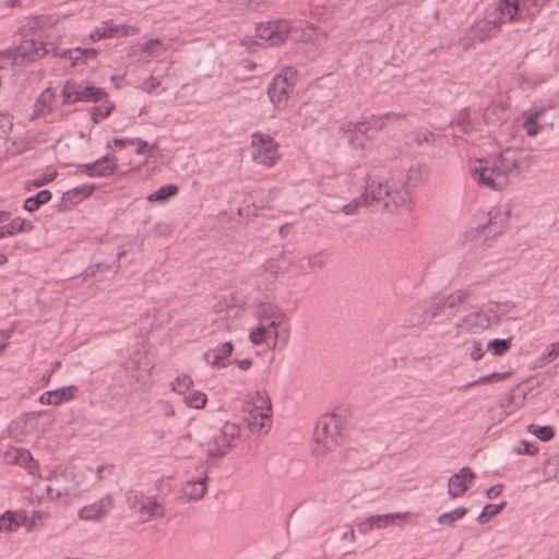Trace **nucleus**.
<instances>
[{"instance_id":"obj_1","label":"nucleus","mask_w":559,"mask_h":559,"mask_svg":"<svg viewBox=\"0 0 559 559\" xmlns=\"http://www.w3.org/2000/svg\"><path fill=\"white\" fill-rule=\"evenodd\" d=\"M240 437L237 424L224 421L221 425L207 427L202 437L201 447L205 449L211 459H221L236 447Z\"/></svg>"},{"instance_id":"obj_2","label":"nucleus","mask_w":559,"mask_h":559,"mask_svg":"<svg viewBox=\"0 0 559 559\" xmlns=\"http://www.w3.org/2000/svg\"><path fill=\"white\" fill-rule=\"evenodd\" d=\"M342 418L335 414H325L319 418L313 431L312 452L317 456L334 450L342 440Z\"/></svg>"},{"instance_id":"obj_3","label":"nucleus","mask_w":559,"mask_h":559,"mask_svg":"<svg viewBox=\"0 0 559 559\" xmlns=\"http://www.w3.org/2000/svg\"><path fill=\"white\" fill-rule=\"evenodd\" d=\"M63 103H96L108 97V93L86 81L68 80L61 91Z\"/></svg>"},{"instance_id":"obj_4","label":"nucleus","mask_w":559,"mask_h":559,"mask_svg":"<svg viewBox=\"0 0 559 559\" xmlns=\"http://www.w3.org/2000/svg\"><path fill=\"white\" fill-rule=\"evenodd\" d=\"M500 169L497 163L489 159H477L471 166V175L480 186L501 191L508 187L509 182L498 185V175Z\"/></svg>"},{"instance_id":"obj_5","label":"nucleus","mask_w":559,"mask_h":559,"mask_svg":"<svg viewBox=\"0 0 559 559\" xmlns=\"http://www.w3.org/2000/svg\"><path fill=\"white\" fill-rule=\"evenodd\" d=\"M252 146L254 152L252 158L255 163L264 165L266 167L274 166L275 162L280 158L277 152V143L269 134L255 132L252 135Z\"/></svg>"},{"instance_id":"obj_6","label":"nucleus","mask_w":559,"mask_h":559,"mask_svg":"<svg viewBox=\"0 0 559 559\" xmlns=\"http://www.w3.org/2000/svg\"><path fill=\"white\" fill-rule=\"evenodd\" d=\"M550 0H500L498 10L509 22L520 20V14L533 16Z\"/></svg>"},{"instance_id":"obj_7","label":"nucleus","mask_w":559,"mask_h":559,"mask_svg":"<svg viewBox=\"0 0 559 559\" xmlns=\"http://www.w3.org/2000/svg\"><path fill=\"white\" fill-rule=\"evenodd\" d=\"M290 26L286 20H277L257 25V37L262 40L261 45L278 46L288 37Z\"/></svg>"},{"instance_id":"obj_8","label":"nucleus","mask_w":559,"mask_h":559,"mask_svg":"<svg viewBox=\"0 0 559 559\" xmlns=\"http://www.w3.org/2000/svg\"><path fill=\"white\" fill-rule=\"evenodd\" d=\"M49 49L40 40H24L14 49V61L21 63H32L45 57Z\"/></svg>"},{"instance_id":"obj_9","label":"nucleus","mask_w":559,"mask_h":559,"mask_svg":"<svg viewBox=\"0 0 559 559\" xmlns=\"http://www.w3.org/2000/svg\"><path fill=\"white\" fill-rule=\"evenodd\" d=\"M509 22L497 9V14L492 19H485L475 22L472 27V35L474 39L484 41L490 37H493L500 32L501 24Z\"/></svg>"},{"instance_id":"obj_10","label":"nucleus","mask_w":559,"mask_h":559,"mask_svg":"<svg viewBox=\"0 0 559 559\" xmlns=\"http://www.w3.org/2000/svg\"><path fill=\"white\" fill-rule=\"evenodd\" d=\"M495 162L500 169V174L498 175V185H502V182H509L510 175L512 173L519 174L521 160L516 151L512 148H506L499 154Z\"/></svg>"},{"instance_id":"obj_11","label":"nucleus","mask_w":559,"mask_h":559,"mask_svg":"<svg viewBox=\"0 0 559 559\" xmlns=\"http://www.w3.org/2000/svg\"><path fill=\"white\" fill-rule=\"evenodd\" d=\"M389 191L390 185L388 181L383 183L382 181L368 176L366 178L365 192L360 195V200H362L366 205L381 202L384 207V198H386Z\"/></svg>"},{"instance_id":"obj_12","label":"nucleus","mask_w":559,"mask_h":559,"mask_svg":"<svg viewBox=\"0 0 559 559\" xmlns=\"http://www.w3.org/2000/svg\"><path fill=\"white\" fill-rule=\"evenodd\" d=\"M293 88L284 79L273 78L271 84L267 87V96L275 108H286L289 99V94Z\"/></svg>"},{"instance_id":"obj_13","label":"nucleus","mask_w":559,"mask_h":559,"mask_svg":"<svg viewBox=\"0 0 559 559\" xmlns=\"http://www.w3.org/2000/svg\"><path fill=\"white\" fill-rule=\"evenodd\" d=\"M476 475L469 467H462L450 477L448 492L452 498L461 497L468 489Z\"/></svg>"},{"instance_id":"obj_14","label":"nucleus","mask_w":559,"mask_h":559,"mask_svg":"<svg viewBox=\"0 0 559 559\" xmlns=\"http://www.w3.org/2000/svg\"><path fill=\"white\" fill-rule=\"evenodd\" d=\"M245 413H257L261 420H271L272 404L269 395L265 392L257 391L252 397V402H249L243 407Z\"/></svg>"},{"instance_id":"obj_15","label":"nucleus","mask_w":559,"mask_h":559,"mask_svg":"<svg viewBox=\"0 0 559 559\" xmlns=\"http://www.w3.org/2000/svg\"><path fill=\"white\" fill-rule=\"evenodd\" d=\"M111 508L112 499L110 496H106L95 503L83 507L79 511V516L81 520L85 521H99L109 512Z\"/></svg>"},{"instance_id":"obj_16","label":"nucleus","mask_w":559,"mask_h":559,"mask_svg":"<svg viewBox=\"0 0 559 559\" xmlns=\"http://www.w3.org/2000/svg\"><path fill=\"white\" fill-rule=\"evenodd\" d=\"M408 515V512L371 515L358 524V531L367 534L374 527H385L389 524H393L396 519H406Z\"/></svg>"},{"instance_id":"obj_17","label":"nucleus","mask_w":559,"mask_h":559,"mask_svg":"<svg viewBox=\"0 0 559 559\" xmlns=\"http://www.w3.org/2000/svg\"><path fill=\"white\" fill-rule=\"evenodd\" d=\"M409 202L411 199L407 190L390 186V191L388 192L386 198H384L383 209L390 212H396L402 209L407 210Z\"/></svg>"},{"instance_id":"obj_18","label":"nucleus","mask_w":559,"mask_h":559,"mask_svg":"<svg viewBox=\"0 0 559 559\" xmlns=\"http://www.w3.org/2000/svg\"><path fill=\"white\" fill-rule=\"evenodd\" d=\"M457 326L465 332L478 333L490 326V317L484 312H472L465 316Z\"/></svg>"},{"instance_id":"obj_19","label":"nucleus","mask_w":559,"mask_h":559,"mask_svg":"<svg viewBox=\"0 0 559 559\" xmlns=\"http://www.w3.org/2000/svg\"><path fill=\"white\" fill-rule=\"evenodd\" d=\"M70 476L69 472H53L49 478V485L47 486V492L52 497L53 492L59 498L62 495H71L74 490V487L68 484H64Z\"/></svg>"},{"instance_id":"obj_20","label":"nucleus","mask_w":559,"mask_h":559,"mask_svg":"<svg viewBox=\"0 0 559 559\" xmlns=\"http://www.w3.org/2000/svg\"><path fill=\"white\" fill-rule=\"evenodd\" d=\"M138 513L140 514L142 521L146 522L153 518H164L165 509L156 497H146V499L140 506Z\"/></svg>"},{"instance_id":"obj_21","label":"nucleus","mask_w":559,"mask_h":559,"mask_svg":"<svg viewBox=\"0 0 559 559\" xmlns=\"http://www.w3.org/2000/svg\"><path fill=\"white\" fill-rule=\"evenodd\" d=\"M429 322L428 312H426L425 304H416L407 310L404 323L408 328L419 326Z\"/></svg>"},{"instance_id":"obj_22","label":"nucleus","mask_w":559,"mask_h":559,"mask_svg":"<svg viewBox=\"0 0 559 559\" xmlns=\"http://www.w3.org/2000/svg\"><path fill=\"white\" fill-rule=\"evenodd\" d=\"M129 35V26L127 25H112L108 22H104L100 28H97L94 33L91 34V38L93 40L107 38V37H118V36H128Z\"/></svg>"},{"instance_id":"obj_23","label":"nucleus","mask_w":559,"mask_h":559,"mask_svg":"<svg viewBox=\"0 0 559 559\" xmlns=\"http://www.w3.org/2000/svg\"><path fill=\"white\" fill-rule=\"evenodd\" d=\"M270 317L271 321L266 322L267 332H265V342L271 338L273 341V347H275L278 337H281V332L278 331V328L282 326V322L285 319V314L281 310H272Z\"/></svg>"},{"instance_id":"obj_24","label":"nucleus","mask_w":559,"mask_h":559,"mask_svg":"<svg viewBox=\"0 0 559 559\" xmlns=\"http://www.w3.org/2000/svg\"><path fill=\"white\" fill-rule=\"evenodd\" d=\"M26 520L24 512L12 513L7 511L5 514L0 516V531L13 532L20 527Z\"/></svg>"},{"instance_id":"obj_25","label":"nucleus","mask_w":559,"mask_h":559,"mask_svg":"<svg viewBox=\"0 0 559 559\" xmlns=\"http://www.w3.org/2000/svg\"><path fill=\"white\" fill-rule=\"evenodd\" d=\"M472 296L471 290L468 289H457L453 293L449 294L445 297H441L445 310L452 311L453 309L457 308L460 305L465 302L469 297Z\"/></svg>"},{"instance_id":"obj_26","label":"nucleus","mask_w":559,"mask_h":559,"mask_svg":"<svg viewBox=\"0 0 559 559\" xmlns=\"http://www.w3.org/2000/svg\"><path fill=\"white\" fill-rule=\"evenodd\" d=\"M95 165V177H108L114 175L118 170V165L109 157V155L103 156L94 162Z\"/></svg>"},{"instance_id":"obj_27","label":"nucleus","mask_w":559,"mask_h":559,"mask_svg":"<svg viewBox=\"0 0 559 559\" xmlns=\"http://www.w3.org/2000/svg\"><path fill=\"white\" fill-rule=\"evenodd\" d=\"M384 127H385V123H384L382 115H380V116L372 115L367 120L359 121V122L353 124V128H354L353 131L364 134L371 129L380 131Z\"/></svg>"},{"instance_id":"obj_28","label":"nucleus","mask_w":559,"mask_h":559,"mask_svg":"<svg viewBox=\"0 0 559 559\" xmlns=\"http://www.w3.org/2000/svg\"><path fill=\"white\" fill-rule=\"evenodd\" d=\"M98 55V50L94 48H75L73 50H66L60 56L66 58L68 57L73 62L72 64H76L80 60L83 62L90 59H95Z\"/></svg>"},{"instance_id":"obj_29","label":"nucleus","mask_w":559,"mask_h":559,"mask_svg":"<svg viewBox=\"0 0 559 559\" xmlns=\"http://www.w3.org/2000/svg\"><path fill=\"white\" fill-rule=\"evenodd\" d=\"M32 229L33 225L29 222L16 217L0 228V238L5 237L7 235H13L17 231H29Z\"/></svg>"},{"instance_id":"obj_30","label":"nucleus","mask_w":559,"mask_h":559,"mask_svg":"<svg viewBox=\"0 0 559 559\" xmlns=\"http://www.w3.org/2000/svg\"><path fill=\"white\" fill-rule=\"evenodd\" d=\"M207 476L205 475L202 478H199L195 481H189L185 488V493L189 497L190 500H200L204 497L206 492L205 481Z\"/></svg>"},{"instance_id":"obj_31","label":"nucleus","mask_w":559,"mask_h":559,"mask_svg":"<svg viewBox=\"0 0 559 559\" xmlns=\"http://www.w3.org/2000/svg\"><path fill=\"white\" fill-rule=\"evenodd\" d=\"M51 199L49 190H41L36 195L27 198L24 201L23 207L28 212L36 211L41 204L47 203Z\"/></svg>"},{"instance_id":"obj_32","label":"nucleus","mask_w":559,"mask_h":559,"mask_svg":"<svg viewBox=\"0 0 559 559\" xmlns=\"http://www.w3.org/2000/svg\"><path fill=\"white\" fill-rule=\"evenodd\" d=\"M178 187L176 185H167L160 187L157 191L151 193L147 197V201L155 202V201H165L170 197H174L178 193Z\"/></svg>"},{"instance_id":"obj_33","label":"nucleus","mask_w":559,"mask_h":559,"mask_svg":"<svg viewBox=\"0 0 559 559\" xmlns=\"http://www.w3.org/2000/svg\"><path fill=\"white\" fill-rule=\"evenodd\" d=\"M426 312H428L429 322L445 311L441 297H433L429 302L425 304Z\"/></svg>"},{"instance_id":"obj_34","label":"nucleus","mask_w":559,"mask_h":559,"mask_svg":"<svg viewBox=\"0 0 559 559\" xmlns=\"http://www.w3.org/2000/svg\"><path fill=\"white\" fill-rule=\"evenodd\" d=\"M252 432H267L270 420H261L259 414L252 413L245 417Z\"/></svg>"},{"instance_id":"obj_35","label":"nucleus","mask_w":559,"mask_h":559,"mask_svg":"<svg viewBox=\"0 0 559 559\" xmlns=\"http://www.w3.org/2000/svg\"><path fill=\"white\" fill-rule=\"evenodd\" d=\"M53 97V92L50 88L43 91L34 104L36 115L43 114L45 108L51 105Z\"/></svg>"},{"instance_id":"obj_36","label":"nucleus","mask_w":559,"mask_h":559,"mask_svg":"<svg viewBox=\"0 0 559 559\" xmlns=\"http://www.w3.org/2000/svg\"><path fill=\"white\" fill-rule=\"evenodd\" d=\"M74 391H76V388L73 385L52 390V405H59L63 402L70 401L71 399H73Z\"/></svg>"},{"instance_id":"obj_37","label":"nucleus","mask_w":559,"mask_h":559,"mask_svg":"<svg viewBox=\"0 0 559 559\" xmlns=\"http://www.w3.org/2000/svg\"><path fill=\"white\" fill-rule=\"evenodd\" d=\"M506 504L507 503L504 501L499 504H490V503L486 504L483 508L480 514L477 516V521L480 524L486 523L488 521V519L497 515L501 510H503Z\"/></svg>"},{"instance_id":"obj_38","label":"nucleus","mask_w":559,"mask_h":559,"mask_svg":"<svg viewBox=\"0 0 559 559\" xmlns=\"http://www.w3.org/2000/svg\"><path fill=\"white\" fill-rule=\"evenodd\" d=\"M466 508H456L450 512H445L438 518L440 524L452 525L456 520L462 519L467 514Z\"/></svg>"},{"instance_id":"obj_39","label":"nucleus","mask_w":559,"mask_h":559,"mask_svg":"<svg viewBox=\"0 0 559 559\" xmlns=\"http://www.w3.org/2000/svg\"><path fill=\"white\" fill-rule=\"evenodd\" d=\"M528 430L542 441H549L555 436V430L550 426H536L532 424L528 426Z\"/></svg>"},{"instance_id":"obj_40","label":"nucleus","mask_w":559,"mask_h":559,"mask_svg":"<svg viewBox=\"0 0 559 559\" xmlns=\"http://www.w3.org/2000/svg\"><path fill=\"white\" fill-rule=\"evenodd\" d=\"M511 337L503 340L496 338L488 343L487 349L492 352L493 355H502L511 347Z\"/></svg>"},{"instance_id":"obj_41","label":"nucleus","mask_w":559,"mask_h":559,"mask_svg":"<svg viewBox=\"0 0 559 559\" xmlns=\"http://www.w3.org/2000/svg\"><path fill=\"white\" fill-rule=\"evenodd\" d=\"M206 395L203 392L194 391L191 394L185 396V403L193 408H203L206 404Z\"/></svg>"},{"instance_id":"obj_42","label":"nucleus","mask_w":559,"mask_h":559,"mask_svg":"<svg viewBox=\"0 0 559 559\" xmlns=\"http://www.w3.org/2000/svg\"><path fill=\"white\" fill-rule=\"evenodd\" d=\"M173 390L180 394H183L187 390H189L193 385V380L188 374L179 376L171 383Z\"/></svg>"},{"instance_id":"obj_43","label":"nucleus","mask_w":559,"mask_h":559,"mask_svg":"<svg viewBox=\"0 0 559 559\" xmlns=\"http://www.w3.org/2000/svg\"><path fill=\"white\" fill-rule=\"evenodd\" d=\"M16 462L24 465L32 474L37 468V463L33 460L32 454L27 450H21L17 452Z\"/></svg>"},{"instance_id":"obj_44","label":"nucleus","mask_w":559,"mask_h":559,"mask_svg":"<svg viewBox=\"0 0 559 559\" xmlns=\"http://www.w3.org/2000/svg\"><path fill=\"white\" fill-rule=\"evenodd\" d=\"M114 109V105L110 103H105L99 106H95L92 109V120L94 123H97L100 119L108 117Z\"/></svg>"},{"instance_id":"obj_45","label":"nucleus","mask_w":559,"mask_h":559,"mask_svg":"<svg viewBox=\"0 0 559 559\" xmlns=\"http://www.w3.org/2000/svg\"><path fill=\"white\" fill-rule=\"evenodd\" d=\"M542 110L535 111L526 118L524 122V129L528 136H534L538 133L539 127L537 124V119L542 115Z\"/></svg>"},{"instance_id":"obj_46","label":"nucleus","mask_w":559,"mask_h":559,"mask_svg":"<svg viewBox=\"0 0 559 559\" xmlns=\"http://www.w3.org/2000/svg\"><path fill=\"white\" fill-rule=\"evenodd\" d=\"M508 376H509L508 372H503V373L492 372L490 374L480 377L477 380H474V381L467 383L466 385H464V389L471 388V386H474V385H477V384H487V383H489L491 381H500V380L506 379Z\"/></svg>"},{"instance_id":"obj_47","label":"nucleus","mask_w":559,"mask_h":559,"mask_svg":"<svg viewBox=\"0 0 559 559\" xmlns=\"http://www.w3.org/2000/svg\"><path fill=\"white\" fill-rule=\"evenodd\" d=\"M266 322H260V325L250 332V341L253 345H261L265 342Z\"/></svg>"},{"instance_id":"obj_48","label":"nucleus","mask_w":559,"mask_h":559,"mask_svg":"<svg viewBox=\"0 0 559 559\" xmlns=\"http://www.w3.org/2000/svg\"><path fill=\"white\" fill-rule=\"evenodd\" d=\"M146 499V496H144L140 491H129L127 495V502L131 509H134L136 512L140 509V506L143 503V501Z\"/></svg>"},{"instance_id":"obj_49","label":"nucleus","mask_w":559,"mask_h":559,"mask_svg":"<svg viewBox=\"0 0 559 559\" xmlns=\"http://www.w3.org/2000/svg\"><path fill=\"white\" fill-rule=\"evenodd\" d=\"M308 266L311 270H320L325 265V254L318 252L307 258Z\"/></svg>"},{"instance_id":"obj_50","label":"nucleus","mask_w":559,"mask_h":559,"mask_svg":"<svg viewBox=\"0 0 559 559\" xmlns=\"http://www.w3.org/2000/svg\"><path fill=\"white\" fill-rule=\"evenodd\" d=\"M423 180V167L420 164L409 167L407 173V181L417 185Z\"/></svg>"},{"instance_id":"obj_51","label":"nucleus","mask_w":559,"mask_h":559,"mask_svg":"<svg viewBox=\"0 0 559 559\" xmlns=\"http://www.w3.org/2000/svg\"><path fill=\"white\" fill-rule=\"evenodd\" d=\"M274 78L284 79L289 84L292 88L295 86L296 78H297V70L294 68H286L282 71V73L275 75Z\"/></svg>"},{"instance_id":"obj_52","label":"nucleus","mask_w":559,"mask_h":559,"mask_svg":"<svg viewBox=\"0 0 559 559\" xmlns=\"http://www.w3.org/2000/svg\"><path fill=\"white\" fill-rule=\"evenodd\" d=\"M204 359L209 365H211L213 367H217V368L225 367V364L222 362L223 359L219 357V355H217V353L214 349L207 350L204 354Z\"/></svg>"},{"instance_id":"obj_53","label":"nucleus","mask_w":559,"mask_h":559,"mask_svg":"<svg viewBox=\"0 0 559 559\" xmlns=\"http://www.w3.org/2000/svg\"><path fill=\"white\" fill-rule=\"evenodd\" d=\"M130 145H136V154L143 155L146 153L147 150H154L155 144H148L146 141H143L141 139H132L129 140Z\"/></svg>"},{"instance_id":"obj_54","label":"nucleus","mask_w":559,"mask_h":559,"mask_svg":"<svg viewBox=\"0 0 559 559\" xmlns=\"http://www.w3.org/2000/svg\"><path fill=\"white\" fill-rule=\"evenodd\" d=\"M436 135L431 131L418 132L415 136L416 143L421 146L424 143L430 145L435 142Z\"/></svg>"},{"instance_id":"obj_55","label":"nucleus","mask_w":559,"mask_h":559,"mask_svg":"<svg viewBox=\"0 0 559 559\" xmlns=\"http://www.w3.org/2000/svg\"><path fill=\"white\" fill-rule=\"evenodd\" d=\"M359 206H366L365 202L360 200V197L354 199L348 204H345L342 210L346 215H353L356 213Z\"/></svg>"},{"instance_id":"obj_56","label":"nucleus","mask_w":559,"mask_h":559,"mask_svg":"<svg viewBox=\"0 0 559 559\" xmlns=\"http://www.w3.org/2000/svg\"><path fill=\"white\" fill-rule=\"evenodd\" d=\"M159 81L155 76L151 75L145 81H143L141 84V90L151 94L155 91V88L159 86Z\"/></svg>"},{"instance_id":"obj_57","label":"nucleus","mask_w":559,"mask_h":559,"mask_svg":"<svg viewBox=\"0 0 559 559\" xmlns=\"http://www.w3.org/2000/svg\"><path fill=\"white\" fill-rule=\"evenodd\" d=\"M12 128L8 116L0 114V138H7Z\"/></svg>"},{"instance_id":"obj_58","label":"nucleus","mask_w":559,"mask_h":559,"mask_svg":"<svg viewBox=\"0 0 559 559\" xmlns=\"http://www.w3.org/2000/svg\"><path fill=\"white\" fill-rule=\"evenodd\" d=\"M407 116H408V114H406V112H393V111L382 115L385 124L386 123H396L400 120L405 119Z\"/></svg>"},{"instance_id":"obj_59","label":"nucleus","mask_w":559,"mask_h":559,"mask_svg":"<svg viewBox=\"0 0 559 559\" xmlns=\"http://www.w3.org/2000/svg\"><path fill=\"white\" fill-rule=\"evenodd\" d=\"M214 350L224 360V359H226L227 357H229L231 355V353H233V344L230 342H226V343L217 346Z\"/></svg>"},{"instance_id":"obj_60","label":"nucleus","mask_w":559,"mask_h":559,"mask_svg":"<svg viewBox=\"0 0 559 559\" xmlns=\"http://www.w3.org/2000/svg\"><path fill=\"white\" fill-rule=\"evenodd\" d=\"M537 451H538V449L527 441H521L520 447L518 449V453H520V454L533 455V454L537 453Z\"/></svg>"},{"instance_id":"obj_61","label":"nucleus","mask_w":559,"mask_h":559,"mask_svg":"<svg viewBox=\"0 0 559 559\" xmlns=\"http://www.w3.org/2000/svg\"><path fill=\"white\" fill-rule=\"evenodd\" d=\"M264 269L266 272L276 275L280 272L281 266L277 264L276 260L270 259L265 262Z\"/></svg>"},{"instance_id":"obj_62","label":"nucleus","mask_w":559,"mask_h":559,"mask_svg":"<svg viewBox=\"0 0 559 559\" xmlns=\"http://www.w3.org/2000/svg\"><path fill=\"white\" fill-rule=\"evenodd\" d=\"M483 355H484V352L481 348V344L479 342H474L473 349L471 352V358L473 360H478L483 357Z\"/></svg>"},{"instance_id":"obj_63","label":"nucleus","mask_w":559,"mask_h":559,"mask_svg":"<svg viewBox=\"0 0 559 559\" xmlns=\"http://www.w3.org/2000/svg\"><path fill=\"white\" fill-rule=\"evenodd\" d=\"M94 191V186H81V187H76L72 190V192L74 194H81L83 197H88L90 194H92V192Z\"/></svg>"},{"instance_id":"obj_64","label":"nucleus","mask_w":559,"mask_h":559,"mask_svg":"<svg viewBox=\"0 0 559 559\" xmlns=\"http://www.w3.org/2000/svg\"><path fill=\"white\" fill-rule=\"evenodd\" d=\"M78 168L80 169V171L82 174H85L90 177H95V175L93 173H95V165H94V162L93 163H90V164H82V165H79Z\"/></svg>"}]
</instances>
